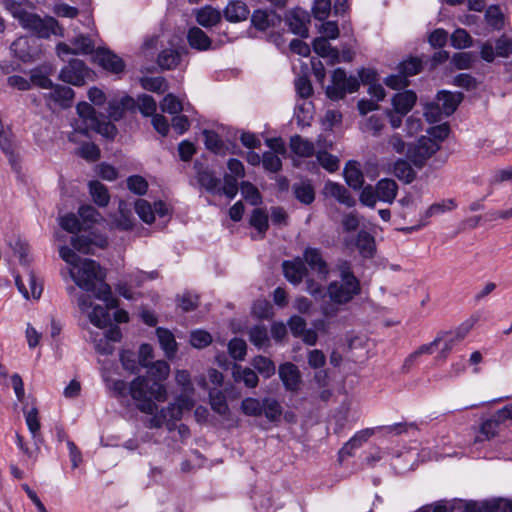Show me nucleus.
Returning a JSON list of instances; mask_svg holds the SVG:
<instances>
[{"mask_svg": "<svg viewBox=\"0 0 512 512\" xmlns=\"http://www.w3.org/2000/svg\"><path fill=\"white\" fill-rule=\"evenodd\" d=\"M241 193L243 197L252 205L256 206L261 203V195L258 189L250 182L243 181L241 183Z\"/></svg>", "mask_w": 512, "mask_h": 512, "instance_id": "nucleus-60", "label": "nucleus"}, {"mask_svg": "<svg viewBox=\"0 0 512 512\" xmlns=\"http://www.w3.org/2000/svg\"><path fill=\"white\" fill-rule=\"evenodd\" d=\"M360 87L356 76H347L342 68H337L332 74L331 84L326 88V95L333 101L343 99L347 94L356 92Z\"/></svg>", "mask_w": 512, "mask_h": 512, "instance_id": "nucleus-4", "label": "nucleus"}, {"mask_svg": "<svg viewBox=\"0 0 512 512\" xmlns=\"http://www.w3.org/2000/svg\"><path fill=\"white\" fill-rule=\"evenodd\" d=\"M249 14L250 11L247 5L239 0L230 1L223 10L224 18L232 23L245 21Z\"/></svg>", "mask_w": 512, "mask_h": 512, "instance_id": "nucleus-20", "label": "nucleus"}, {"mask_svg": "<svg viewBox=\"0 0 512 512\" xmlns=\"http://www.w3.org/2000/svg\"><path fill=\"white\" fill-rule=\"evenodd\" d=\"M314 51L323 58H329L331 64L340 62V52L331 46L325 37L316 38L313 42Z\"/></svg>", "mask_w": 512, "mask_h": 512, "instance_id": "nucleus-28", "label": "nucleus"}, {"mask_svg": "<svg viewBox=\"0 0 512 512\" xmlns=\"http://www.w3.org/2000/svg\"><path fill=\"white\" fill-rule=\"evenodd\" d=\"M292 191L296 199L305 205L311 204L315 199L314 188L309 182L300 181L294 183Z\"/></svg>", "mask_w": 512, "mask_h": 512, "instance_id": "nucleus-33", "label": "nucleus"}, {"mask_svg": "<svg viewBox=\"0 0 512 512\" xmlns=\"http://www.w3.org/2000/svg\"><path fill=\"white\" fill-rule=\"evenodd\" d=\"M250 224L258 231L260 237L263 238L268 229V215L262 209L256 208L250 217Z\"/></svg>", "mask_w": 512, "mask_h": 512, "instance_id": "nucleus-45", "label": "nucleus"}, {"mask_svg": "<svg viewBox=\"0 0 512 512\" xmlns=\"http://www.w3.org/2000/svg\"><path fill=\"white\" fill-rule=\"evenodd\" d=\"M135 211L145 223L150 224L155 220L151 204L144 199H139L135 202Z\"/></svg>", "mask_w": 512, "mask_h": 512, "instance_id": "nucleus-58", "label": "nucleus"}, {"mask_svg": "<svg viewBox=\"0 0 512 512\" xmlns=\"http://www.w3.org/2000/svg\"><path fill=\"white\" fill-rule=\"evenodd\" d=\"M324 193L327 196L335 198L338 202L347 207H353L355 205V199L351 196L349 191L339 183L327 182L324 186Z\"/></svg>", "mask_w": 512, "mask_h": 512, "instance_id": "nucleus-23", "label": "nucleus"}, {"mask_svg": "<svg viewBox=\"0 0 512 512\" xmlns=\"http://www.w3.org/2000/svg\"><path fill=\"white\" fill-rule=\"evenodd\" d=\"M156 334L161 348L168 358H172L177 351V343L171 331L164 328H157Z\"/></svg>", "mask_w": 512, "mask_h": 512, "instance_id": "nucleus-32", "label": "nucleus"}, {"mask_svg": "<svg viewBox=\"0 0 512 512\" xmlns=\"http://www.w3.org/2000/svg\"><path fill=\"white\" fill-rule=\"evenodd\" d=\"M38 38H49L56 33L57 21L52 17H44L30 13L25 16L21 25Z\"/></svg>", "mask_w": 512, "mask_h": 512, "instance_id": "nucleus-7", "label": "nucleus"}, {"mask_svg": "<svg viewBox=\"0 0 512 512\" xmlns=\"http://www.w3.org/2000/svg\"><path fill=\"white\" fill-rule=\"evenodd\" d=\"M486 22L495 30H500L504 26V16L499 6L491 5L485 12Z\"/></svg>", "mask_w": 512, "mask_h": 512, "instance_id": "nucleus-42", "label": "nucleus"}, {"mask_svg": "<svg viewBox=\"0 0 512 512\" xmlns=\"http://www.w3.org/2000/svg\"><path fill=\"white\" fill-rule=\"evenodd\" d=\"M439 148V143L427 136H422L408 148L407 157L415 166L421 167Z\"/></svg>", "mask_w": 512, "mask_h": 512, "instance_id": "nucleus-6", "label": "nucleus"}, {"mask_svg": "<svg viewBox=\"0 0 512 512\" xmlns=\"http://www.w3.org/2000/svg\"><path fill=\"white\" fill-rule=\"evenodd\" d=\"M462 98L463 95L459 92L453 93L448 91H440L437 95V102L440 104L444 116H450L453 114L462 101Z\"/></svg>", "mask_w": 512, "mask_h": 512, "instance_id": "nucleus-25", "label": "nucleus"}, {"mask_svg": "<svg viewBox=\"0 0 512 512\" xmlns=\"http://www.w3.org/2000/svg\"><path fill=\"white\" fill-rule=\"evenodd\" d=\"M384 128V119L378 115L368 117L362 124L361 129L363 132L371 133L373 136H378Z\"/></svg>", "mask_w": 512, "mask_h": 512, "instance_id": "nucleus-53", "label": "nucleus"}, {"mask_svg": "<svg viewBox=\"0 0 512 512\" xmlns=\"http://www.w3.org/2000/svg\"><path fill=\"white\" fill-rule=\"evenodd\" d=\"M262 164L265 170L269 172H278L282 167L280 157L272 151H267L262 156Z\"/></svg>", "mask_w": 512, "mask_h": 512, "instance_id": "nucleus-62", "label": "nucleus"}, {"mask_svg": "<svg viewBox=\"0 0 512 512\" xmlns=\"http://www.w3.org/2000/svg\"><path fill=\"white\" fill-rule=\"evenodd\" d=\"M394 175L404 180L406 183H411L415 179V172L410 164L403 159H399L394 164Z\"/></svg>", "mask_w": 512, "mask_h": 512, "instance_id": "nucleus-44", "label": "nucleus"}, {"mask_svg": "<svg viewBox=\"0 0 512 512\" xmlns=\"http://www.w3.org/2000/svg\"><path fill=\"white\" fill-rule=\"evenodd\" d=\"M89 190L93 201L100 207L108 205L110 196L107 188L99 181H91Z\"/></svg>", "mask_w": 512, "mask_h": 512, "instance_id": "nucleus-37", "label": "nucleus"}, {"mask_svg": "<svg viewBox=\"0 0 512 512\" xmlns=\"http://www.w3.org/2000/svg\"><path fill=\"white\" fill-rule=\"evenodd\" d=\"M158 277L157 271L144 272L141 270L132 271L127 275V280L131 286L140 287L147 280H154Z\"/></svg>", "mask_w": 512, "mask_h": 512, "instance_id": "nucleus-59", "label": "nucleus"}, {"mask_svg": "<svg viewBox=\"0 0 512 512\" xmlns=\"http://www.w3.org/2000/svg\"><path fill=\"white\" fill-rule=\"evenodd\" d=\"M151 415L152 417L147 424L149 428H161L163 425H167L169 430L172 429V424L182 417L181 411L175 403H171L166 408L161 409L160 412Z\"/></svg>", "mask_w": 512, "mask_h": 512, "instance_id": "nucleus-11", "label": "nucleus"}, {"mask_svg": "<svg viewBox=\"0 0 512 512\" xmlns=\"http://www.w3.org/2000/svg\"><path fill=\"white\" fill-rule=\"evenodd\" d=\"M198 182L209 192H216L220 180L208 169H198Z\"/></svg>", "mask_w": 512, "mask_h": 512, "instance_id": "nucleus-41", "label": "nucleus"}, {"mask_svg": "<svg viewBox=\"0 0 512 512\" xmlns=\"http://www.w3.org/2000/svg\"><path fill=\"white\" fill-rule=\"evenodd\" d=\"M253 26L261 31H265L270 27H274L281 22V16L274 11L255 10L251 17Z\"/></svg>", "mask_w": 512, "mask_h": 512, "instance_id": "nucleus-17", "label": "nucleus"}, {"mask_svg": "<svg viewBox=\"0 0 512 512\" xmlns=\"http://www.w3.org/2000/svg\"><path fill=\"white\" fill-rule=\"evenodd\" d=\"M285 22L292 33L302 38L308 37L307 24L310 22V15L306 10L300 7L289 10L285 16Z\"/></svg>", "mask_w": 512, "mask_h": 512, "instance_id": "nucleus-10", "label": "nucleus"}, {"mask_svg": "<svg viewBox=\"0 0 512 512\" xmlns=\"http://www.w3.org/2000/svg\"><path fill=\"white\" fill-rule=\"evenodd\" d=\"M249 340L255 346L261 348L269 342L268 332L265 326L256 325L249 331Z\"/></svg>", "mask_w": 512, "mask_h": 512, "instance_id": "nucleus-54", "label": "nucleus"}, {"mask_svg": "<svg viewBox=\"0 0 512 512\" xmlns=\"http://www.w3.org/2000/svg\"><path fill=\"white\" fill-rule=\"evenodd\" d=\"M210 405L213 411L219 415H227L229 406L227 404L226 396L224 393L216 388L211 389L209 392Z\"/></svg>", "mask_w": 512, "mask_h": 512, "instance_id": "nucleus-39", "label": "nucleus"}, {"mask_svg": "<svg viewBox=\"0 0 512 512\" xmlns=\"http://www.w3.org/2000/svg\"><path fill=\"white\" fill-rule=\"evenodd\" d=\"M50 89L51 91L45 95L48 100L53 101L55 104H58L63 108L71 106L74 98V91L72 88L62 85H53Z\"/></svg>", "mask_w": 512, "mask_h": 512, "instance_id": "nucleus-21", "label": "nucleus"}, {"mask_svg": "<svg viewBox=\"0 0 512 512\" xmlns=\"http://www.w3.org/2000/svg\"><path fill=\"white\" fill-rule=\"evenodd\" d=\"M316 158L319 164L328 172H335L339 168V159L326 151H318Z\"/></svg>", "mask_w": 512, "mask_h": 512, "instance_id": "nucleus-55", "label": "nucleus"}, {"mask_svg": "<svg viewBox=\"0 0 512 512\" xmlns=\"http://www.w3.org/2000/svg\"><path fill=\"white\" fill-rule=\"evenodd\" d=\"M114 225L121 230H130L133 227V217L123 201L119 203V217L114 220Z\"/></svg>", "mask_w": 512, "mask_h": 512, "instance_id": "nucleus-46", "label": "nucleus"}, {"mask_svg": "<svg viewBox=\"0 0 512 512\" xmlns=\"http://www.w3.org/2000/svg\"><path fill=\"white\" fill-rule=\"evenodd\" d=\"M76 110L80 118L83 120L85 127L75 128V131H80L81 133L86 134L88 128L91 126L92 120H96L98 117L96 116L94 108L87 102L79 103Z\"/></svg>", "mask_w": 512, "mask_h": 512, "instance_id": "nucleus-36", "label": "nucleus"}, {"mask_svg": "<svg viewBox=\"0 0 512 512\" xmlns=\"http://www.w3.org/2000/svg\"><path fill=\"white\" fill-rule=\"evenodd\" d=\"M417 95L412 90H405L395 94L392 98V106L396 114L407 115L414 107Z\"/></svg>", "mask_w": 512, "mask_h": 512, "instance_id": "nucleus-16", "label": "nucleus"}, {"mask_svg": "<svg viewBox=\"0 0 512 512\" xmlns=\"http://www.w3.org/2000/svg\"><path fill=\"white\" fill-rule=\"evenodd\" d=\"M187 41L192 49L198 51H207L209 49H216L223 44L222 41L219 44L213 46L211 38L199 27L194 26L188 30Z\"/></svg>", "mask_w": 512, "mask_h": 512, "instance_id": "nucleus-14", "label": "nucleus"}, {"mask_svg": "<svg viewBox=\"0 0 512 512\" xmlns=\"http://www.w3.org/2000/svg\"><path fill=\"white\" fill-rule=\"evenodd\" d=\"M457 206L453 199L443 200L442 202L433 203L424 214L425 221L435 215L442 214L446 211H451Z\"/></svg>", "mask_w": 512, "mask_h": 512, "instance_id": "nucleus-50", "label": "nucleus"}, {"mask_svg": "<svg viewBox=\"0 0 512 512\" xmlns=\"http://www.w3.org/2000/svg\"><path fill=\"white\" fill-rule=\"evenodd\" d=\"M285 278L292 284H299L306 275L307 269L301 258L284 261L282 264Z\"/></svg>", "mask_w": 512, "mask_h": 512, "instance_id": "nucleus-19", "label": "nucleus"}, {"mask_svg": "<svg viewBox=\"0 0 512 512\" xmlns=\"http://www.w3.org/2000/svg\"><path fill=\"white\" fill-rule=\"evenodd\" d=\"M89 75V69L80 59H71L60 71L59 78L66 83L82 86Z\"/></svg>", "mask_w": 512, "mask_h": 512, "instance_id": "nucleus-8", "label": "nucleus"}, {"mask_svg": "<svg viewBox=\"0 0 512 512\" xmlns=\"http://www.w3.org/2000/svg\"><path fill=\"white\" fill-rule=\"evenodd\" d=\"M95 58L105 70L112 73H121L125 68L124 61L108 49H97Z\"/></svg>", "mask_w": 512, "mask_h": 512, "instance_id": "nucleus-15", "label": "nucleus"}, {"mask_svg": "<svg viewBox=\"0 0 512 512\" xmlns=\"http://www.w3.org/2000/svg\"><path fill=\"white\" fill-rule=\"evenodd\" d=\"M169 370L167 362L156 361L147 367V376H138L130 383L129 394L141 412L152 414L156 410L154 400H166L167 390L161 381L167 378Z\"/></svg>", "mask_w": 512, "mask_h": 512, "instance_id": "nucleus-2", "label": "nucleus"}, {"mask_svg": "<svg viewBox=\"0 0 512 512\" xmlns=\"http://www.w3.org/2000/svg\"><path fill=\"white\" fill-rule=\"evenodd\" d=\"M451 45L457 49H464L472 45V38L465 29L458 28L451 35Z\"/></svg>", "mask_w": 512, "mask_h": 512, "instance_id": "nucleus-57", "label": "nucleus"}, {"mask_svg": "<svg viewBox=\"0 0 512 512\" xmlns=\"http://www.w3.org/2000/svg\"><path fill=\"white\" fill-rule=\"evenodd\" d=\"M279 377L285 389L292 393H297L300 390L302 383L301 374L296 365L286 362L279 366Z\"/></svg>", "mask_w": 512, "mask_h": 512, "instance_id": "nucleus-12", "label": "nucleus"}, {"mask_svg": "<svg viewBox=\"0 0 512 512\" xmlns=\"http://www.w3.org/2000/svg\"><path fill=\"white\" fill-rule=\"evenodd\" d=\"M241 410L247 416H260L263 413L262 400L247 397L241 402Z\"/></svg>", "mask_w": 512, "mask_h": 512, "instance_id": "nucleus-49", "label": "nucleus"}, {"mask_svg": "<svg viewBox=\"0 0 512 512\" xmlns=\"http://www.w3.org/2000/svg\"><path fill=\"white\" fill-rule=\"evenodd\" d=\"M344 178L346 183L354 190L363 187L364 176L360 169V165L356 161H349L344 168Z\"/></svg>", "mask_w": 512, "mask_h": 512, "instance_id": "nucleus-26", "label": "nucleus"}, {"mask_svg": "<svg viewBox=\"0 0 512 512\" xmlns=\"http://www.w3.org/2000/svg\"><path fill=\"white\" fill-rule=\"evenodd\" d=\"M25 415L26 425L32 435V438L35 440V443L38 444L42 442V437L40 435V422L38 418V409L36 407H32L30 410L23 409Z\"/></svg>", "mask_w": 512, "mask_h": 512, "instance_id": "nucleus-34", "label": "nucleus"}, {"mask_svg": "<svg viewBox=\"0 0 512 512\" xmlns=\"http://www.w3.org/2000/svg\"><path fill=\"white\" fill-rule=\"evenodd\" d=\"M356 247L363 257H372L375 250V240L367 231H360L356 239Z\"/></svg>", "mask_w": 512, "mask_h": 512, "instance_id": "nucleus-35", "label": "nucleus"}, {"mask_svg": "<svg viewBox=\"0 0 512 512\" xmlns=\"http://www.w3.org/2000/svg\"><path fill=\"white\" fill-rule=\"evenodd\" d=\"M27 283L29 285V289L23 282V279L20 275L15 276V283L18 290L22 293L25 298H29L30 296L34 299H39L42 294V284L38 282L35 274L32 271L27 273Z\"/></svg>", "mask_w": 512, "mask_h": 512, "instance_id": "nucleus-18", "label": "nucleus"}, {"mask_svg": "<svg viewBox=\"0 0 512 512\" xmlns=\"http://www.w3.org/2000/svg\"><path fill=\"white\" fill-rule=\"evenodd\" d=\"M263 413L270 422H275L280 419L282 415V407L280 403L270 397H266L262 400Z\"/></svg>", "mask_w": 512, "mask_h": 512, "instance_id": "nucleus-40", "label": "nucleus"}, {"mask_svg": "<svg viewBox=\"0 0 512 512\" xmlns=\"http://www.w3.org/2000/svg\"><path fill=\"white\" fill-rule=\"evenodd\" d=\"M303 262L307 263L320 278H327L329 274V268L319 249L312 247L306 248L303 253Z\"/></svg>", "mask_w": 512, "mask_h": 512, "instance_id": "nucleus-13", "label": "nucleus"}, {"mask_svg": "<svg viewBox=\"0 0 512 512\" xmlns=\"http://www.w3.org/2000/svg\"><path fill=\"white\" fill-rule=\"evenodd\" d=\"M89 129L94 130L109 139H113L117 133V129L114 124L111 122L102 121L99 118L92 120L91 126L88 128V130Z\"/></svg>", "mask_w": 512, "mask_h": 512, "instance_id": "nucleus-52", "label": "nucleus"}, {"mask_svg": "<svg viewBox=\"0 0 512 512\" xmlns=\"http://www.w3.org/2000/svg\"><path fill=\"white\" fill-rule=\"evenodd\" d=\"M180 62V54L173 49H165L158 56V64L162 69H174Z\"/></svg>", "mask_w": 512, "mask_h": 512, "instance_id": "nucleus-43", "label": "nucleus"}, {"mask_svg": "<svg viewBox=\"0 0 512 512\" xmlns=\"http://www.w3.org/2000/svg\"><path fill=\"white\" fill-rule=\"evenodd\" d=\"M74 54H91L95 50L94 41L90 36L79 34L71 40Z\"/></svg>", "mask_w": 512, "mask_h": 512, "instance_id": "nucleus-38", "label": "nucleus"}, {"mask_svg": "<svg viewBox=\"0 0 512 512\" xmlns=\"http://www.w3.org/2000/svg\"><path fill=\"white\" fill-rule=\"evenodd\" d=\"M252 365L265 378L271 377L276 370L273 361L264 356L255 357Z\"/></svg>", "mask_w": 512, "mask_h": 512, "instance_id": "nucleus-48", "label": "nucleus"}, {"mask_svg": "<svg viewBox=\"0 0 512 512\" xmlns=\"http://www.w3.org/2000/svg\"><path fill=\"white\" fill-rule=\"evenodd\" d=\"M290 148L295 155L302 158H308L315 154L313 142L300 135H294L290 138Z\"/></svg>", "mask_w": 512, "mask_h": 512, "instance_id": "nucleus-29", "label": "nucleus"}, {"mask_svg": "<svg viewBox=\"0 0 512 512\" xmlns=\"http://www.w3.org/2000/svg\"><path fill=\"white\" fill-rule=\"evenodd\" d=\"M484 512H512V501L496 499L484 506Z\"/></svg>", "mask_w": 512, "mask_h": 512, "instance_id": "nucleus-64", "label": "nucleus"}, {"mask_svg": "<svg viewBox=\"0 0 512 512\" xmlns=\"http://www.w3.org/2000/svg\"><path fill=\"white\" fill-rule=\"evenodd\" d=\"M11 51L20 60L26 62L36 58L40 53V48L36 38L22 36L11 44Z\"/></svg>", "mask_w": 512, "mask_h": 512, "instance_id": "nucleus-9", "label": "nucleus"}, {"mask_svg": "<svg viewBox=\"0 0 512 512\" xmlns=\"http://www.w3.org/2000/svg\"><path fill=\"white\" fill-rule=\"evenodd\" d=\"M337 268L340 279L329 283L327 286L329 302L321 306V312L326 318L335 317L339 313L340 306L348 304L361 292L360 281L353 274L350 264L344 261Z\"/></svg>", "mask_w": 512, "mask_h": 512, "instance_id": "nucleus-3", "label": "nucleus"}, {"mask_svg": "<svg viewBox=\"0 0 512 512\" xmlns=\"http://www.w3.org/2000/svg\"><path fill=\"white\" fill-rule=\"evenodd\" d=\"M88 317L90 322L99 328L105 327L109 321V314L106 308L100 305L94 306L92 311L88 313Z\"/></svg>", "mask_w": 512, "mask_h": 512, "instance_id": "nucleus-56", "label": "nucleus"}, {"mask_svg": "<svg viewBox=\"0 0 512 512\" xmlns=\"http://www.w3.org/2000/svg\"><path fill=\"white\" fill-rule=\"evenodd\" d=\"M421 68L422 62L416 57L410 58L399 64L400 73L404 74L406 77L418 74L421 71Z\"/></svg>", "mask_w": 512, "mask_h": 512, "instance_id": "nucleus-63", "label": "nucleus"}, {"mask_svg": "<svg viewBox=\"0 0 512 512\" xmlns=\"http://www.w3.org/2000/svg\"><path fill=\"white\" fill-rule=\"evenodd\" d=\"M160 108L163 112L173 115L179 114L184 109L181 100L172 93L167 94L163 98L162 102L160 103Z\"/></svg>", "mask_w": 512, "mask_h": 512, "instance_id": "nucleus-47", "label": "nucleus"}, {"mask_svg": "<svg viewBox=\"0 0 512 512\" xmlns=\"http://www.w3.org/2000/svg\"><path fill=\"white\" fill-rule=\"evenodd\" d=\"M52 73V67L49 64H45L39 68L31 71L30 84H34L43 89H50L53 86L52 81L49 79V75Z\"/></svg>", "mask_w": 512, "mask_h": 512, "instance_id": "nucleus-31", "label": "nucleus"}, {"mask_svg": "<svg viewBox=\"0 0 512 512\" xmlns=\"http://www.w3.org/2000/svg\"><path fill=\"white\" fill-rule=\"evenodd\" d=\"M477 319L474 317L464 321L454 331H442L436 338H440V343L443 342V347L438 355L439 358L446 359L453 347L460 343L470 332L475 325Z\"/></svg>", "mask_w": 512, "mask_h": 512, "instance_id": "nucleus-5", "label": "nucleus"}, {"mask_svg": "<svg viewBox=\"0 0 512 512\" xmlns=\"http://www.w3.org/2000/svg\"><path fill=\"white\" fill-rule=\"evenodd\" d=\"M375 188L378 200L389 204L393 203L398 191V186L394 180L389 178L381 179L377 182Z\"/></svg>", "mask_w": 512, "mask_h": 512, "instance_id": "nucleus-27", "label": "nucleus"}, {"mask_svg": "<svg viewBox=\"0 0 512 512\" xmlns=\"http://www.w3.org/2000/svg\"><path fill=\"white\" fill-rule=\"evenodd\" d=\"M59 256L70 265V276L81 289L93 292L97 299L106 302L110 308L117 307V300L112 297L110 286L104 282L105 273L101 266L92 259H81L68 246L59 248Z\"/></svg>", "mask_w": 512, "mask_h": 512, "instance_id": "nucleus-1", "label": "nucleus"}, {"mask_svg": "<svg viewBox=\"0 0 512 512\" xmlns=\"http://www.w3.org/2000/svg\"><path fill=\"white\" fill-rule=\"evenodd\" d=\"M135 101L132 97L125 96L120 101H111L107 109V117L110 120L118 121L124 115L126 109H132Z\"/></svg>", "mask_w": 512, "mask_h": 512, "instance_id": "nucleus-30", "label": "nucleus"}, {"mask_svg": "<svg viewBox=\"0 0 512 512\" xmlns=\"http://www.w3.org/2000/svg\"><path fill=\"white\" fill-rule=\"evenodd\" d=\"M71 245L74 250H77L80 253L90 254L93 253V245L104 248L107 245V239L103 237L92 239L88 236L77 235L71 238Z\"/></svg>", "mask_w": 512, "mask_h": 512, "instance_id": "nucleus-22", "label": "nucleus"}, {"mask_svg": "<svg viewBox=\"0 0 512 512\" xmlns=\"http://www.w3.org/2000/svg\"><path fill=\"white\" fill-rule=\"evenodd\" d=\"M127 187L128 189L137 195H144L148 189V183L140 175H132L127 179Z\"/></svg>", "mask_w": 512, "mask_h": 512, "instance_id": "nucleus-61", "label": "nucleus"}, {"mask_svg": "<svg viewBox=\"0 0 512 512\" xmlns=\"http://www.w3.org/2000/svg\"><path fill=\"white\" fill-rule=\"evenodd\" d=\"M141 86L148 91L163 93L167 90V82L163 77H145L141 79Z\"/></svg>", "mask_w": 512, "mask_h": 512, "instance_id": "nucleus-51", "label": "nucleus"}, {"mask_svg": "<svg viewBox=\"0 0 512 512\" xmlns=\"http://www.w3.org/2000/svg\"><path fill=\"white\" fill-rule=\"evenodd\" d=\"M195 16L197 23L204 28L216 26L222 18L221 12L210 5L198 9Z\"/></svg>", "mask_w": 512, "mask_h": 512, "instance_id": "nucleus-24", "label": "nucleus"}]
</instances>
